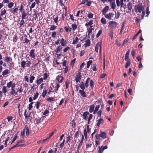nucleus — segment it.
I'll use <instances>...</instances> for the list:
<instances>
[{
	"label": "nucleus",
	"instance_id": "56",
	"mask_svg": "<svg viewBox=\"0 0 153 153\" xmlns=\"http://www.w3.org/2000/svg\"><path fill=\"white\" fill-rule=\"evenodd\" d=\"M47 100L48 101L51 102L52 101H53L54 100V98L49 97L47 99Z\"/></svg>",
	"mask_w": 153,
	"mask_h": 153
},
{
	"label": "nucleus",
	"instance_id": "32",
	"mask_svg": "<svg viewBox=\"0 0 153 153\" xmlns=\"http://www.w3.org/2000/svg\"><path fill=\"white\" fill-rule=\"evenodd\" d=\"M129 53H130V50L129 49H128L126 53V54L125 56V59H129Z\"/></svg>",
	"mask_w": 153,
	"mask_h": 153
},
{
	"label": "nucleus",
	"instance_id": "36",
	"mask_svg": "<svg viewBox=\"0 0 153 153\" xmlns=\"http://www.w3.org/2000/svg\"><path fill=\"white\" fill-rule=\"evenodd\" d=\"M84 134L85 137V139H87L88 138L87 132L86 131V128H85L84 130Z\"/></svg>",
	"mask_w": 153,
	"mask_h": 153
},
{
	"label": "nucleus",
	"instance_id": "38",
	"mask_svg": "<svg viewBox=\"0 0 153 153\" xmlns=\"http://www.w3.org/2000/svg\"><path fill=\"white\" fill-rule=\"evenodd\" d=\"M15 90L14 88H11L10 89V94L12 95H14V93H15Z\"/></svg>",
	"mask_w": 153,
	"mask_h": 153
},
{
	"label": "nucleus",
	"instance_id": "57",
	"mask_svg": "<svg viewBox=\"0 0 153 153\" xmlns=\"http://www.w3.org/2000/svg\"><path fill=\"white\" fill-rule=\"evenodd\" d=\"M37 59V60L38 63L35 64L34 65V66H36L37 65H38L40 63V62L41 61V58H38Z\"/></svg>",
	"mask_w": 153,
	"mask_h": 153
},
{
	"label": "nucleus",
	"instance_id": "7",
	"mask_svg": "<svg viewBox=\"0 0 153 153\" xmlns=\"http://www.w3.org/2000/svg\"><path fill=\"white\" fill-rule=\"evenodd\" d=\"M107 148V145L105 146L104 147L103 146H102L101 147L99 146L98 153H102L104 150L106 149Z\"/></svg>",
	"mask_w": 153,
	"mask_h": 153
},
{
	"label": "nucleus",
	"instance_id": "26",
	"mask_svg": "<svg viewBox=\"0 0 153 153\" xmlns=\"http://www.w3.org/2000/svg\"><path fill=\"white\" fill-rule=\"evenodd\" d=\"M79 41V39L77 36L75 38H73V40L72 43L73 45L75 44L76 42H77Z\"/></svg>",
	"mask_w": 153,
	"mask_h": 153
},
{
	"label": "nucleus",
	"instance_id": "13",
	"mask_svg": "<svg viewBox=\"0 0 153 153\" xmlns=\"http://www.w3.org/2000/svg\"><path fill=\"white\" fill-rule=\"evenodd\" d=\"M27 16V14L26 13V12L25 10H24L22 14L21 17L22 19H26V17Z\"/></svg>",
	"mask_w": 153,
	"mask_h": 153
},
{
	"label": "nucleus",
	"instance_id": "11",
	"mask_svg": "<svg viewBox=\"0 0 153 153\" xmlns=\"http://www.w3.org/2000/svg\"><path fill=\"white\" fill-rule=\"evenodd\" d=\"M109 9V7L108 6H105L104 8H103L102 10V14L105 15H105H106V13L107 12L108 10Z\"/></svg>",
	"mask_w": 153,
	"mask_h": 153
},
{
	"label": "nucleus",
	"instance_id": "22",
	"mask_svg": "<svg viewBox=\"0 0 153 153\" xmlns=\"http://www.w3.org/2000/svg\"><path fill=\"white\" fill-rule=\"evenodd\" d=\"M142 32V30H140L138 31L137 32V33H136V34H135V35H134V37L132 38L133 40H135V39H136V38L137 37L138 35L139 34H140V33H141Z\"/></svg>",
	"mask_w": 153,
	"mask_h": 153
},
{
	"label": "nucleus",
	"instance_id": "55",
	"mask_svg": "<svg viewBox=\"0 0 153 153\" xmlns=\"http://www.w3.org/2000/svg\"><path fill=\"white\" fill-rule=\"evenodd\" d=\"M65 83L66 86V88L67 89L70 83L68 81V80H67L65 81Z\"/></svg>",
	"mask_w": 153,
	"mask_h": 153
},
{
	"label": "nucleus",
	"instance_id": "62",
	"mask_svg": "<svg viewBox=\"0 0 153 153\" xmlns=\"http://www.w3.org/2000/svg\"><path fill=\"white\" fill-rule=\"evenodd\" d=\"M23 4H21V5H20V7L19 8V12H22L23 11Z\"/></svg>",
	"mask_w": 153,
	"mask_h": 153
},
{
	"label": "nucleus",
	"instance_id": "45",
	"mask_svg": "<svg viewBox=\"0 0 153 153\" xmlns=\"http://www.w3.org/2000/svg\"><path fill=\"white\" fill-rule=\"evenodd\" d=\"M62 48V46L61 45H59L56 49V53H58V52H59Z\"/></svg>",
	"mask_w": 153,
	"mask_h": 153
},
{
	"label": "nucleus",
	"instance_id": "51",
	"mask_svg": "<svg viewBox=\"0 0 153 153\" xmlns=\"http://www.w3.org/2000/svg\"><path fill=\"white\" fill-rule=\"evenodd\" d=\"M56 28V26L54 25H52L51 26L50 28V30H55Z\"/></svg>",
	"mask_w": 153,
	"mask_h": 153
},
{
	"label": "nucleus",
	"instance_id": "53",
	"mask_svg": "<svg viewBox=\"0 0 153 153\" xmlns=\"http://www.w3.org/2000/svg\"><path fill=\"white\" fill-rule=\"evenodd\" d=\"M102 30H100L98 31V32L96 34V37H98L100 36L102 33Z\"/></svg>",
	"mask_w": 153,
	"mask_h": 153
},
{
	"label": "nucleus",
	"instance_id": "20",
	"mask_svg": "<svg viewBox=\"0 0 153 153\" xmlns=\"http://www.w3.org/2000/svg\"><path fill=\"white\" fill-rule=\"evenodd\" d=\"M94 107L95 105L94 104L91 105L89 106V112L90 113L93 112L94 111Z\"/></svg>",
	"mask_w": 153,
	"mask_h": 153
},
{
	"label": "nucleus",
	"instance_id": "35",
	"mask_svg": "<svg viewBox=\"0 0 153 153\" xmlns=\"http://www.w3.org/2000/svg\"><path fill=\"white\" fill-rule=\"evenodd\" d=\"M35 77L33 76H31L30 77L29 82L30 83H32L33 82V80L35 79Z\"/></svg>",
	"mask_w": 153,
	"mask_h": 153
},
{
	"label": "nucleus",
	"instance_id": "8",
	"mask_svg": "<svg viewBox=\"0 0 153 153\" xmlns=\"http://www.w3.org/2000/svg\"><path fill=\"white\" fill-rule=\"evenodd\" d=\"M84 89H83L79 90V92L80 95L83 97H85L87 96L86 94L84 91Z\"/></svg>",
	"mask_w": 153,
	"mask_h": 153
},
{
	"label": "nucleus",
	"instance_id": "2",
	"mask_svg": "<svg viewBox=\"0 0 153 153\" xmlns=\"http://www.w3.org/2000/svg\"><path fill=\"white\" fill-rule=\"evenodd\" d=\"M100 134H98L97 133L95 135V138L96 139L100 140V137H101L103 139L106 138L107 133L105 132V131H101L100 132Z\"/></svg>",
	"mask_w": 153,
	"mask_h": 153
},
{
	"label": "nucleus",
	"instance_id": "14",
	"mask_svg": "<svg viewBox=\"0 0 153 153\" xmlns=\"http://www.w3.org/2000/svg\"><path fill=\"white\" fill-rule=\"evenodd\" d=\"M26 61L23 60V58L21 59V67L22 68H25V65H26Z\"/></svg>",
	"mask_w": 153,
	"mask_h": 153
},
{
	"label": "nucleus",
	"instance_id": "39",
	"mask_svg": "<svg viewBox=\"0 0 153 153\" xmlns=\"http://www.w3.org/2000/svg\"><path fill=\"white\" fill-rule=\"evenodd\" d=\"M7 87L8 88L11 87L12 85V82L11 81L7 83Z\"/></svg>",
	"mask_w": 153,
	"mask_h": 153
},
{
	"label": "nucleus",
	"instance_id": "33",
	"mask_svg": "<svg viewBox=\"0 0 153 153\" xmlns=\"http://www.w3.org/2000/svg\"><path fill=\"white\" fill-rule=\"evenodd\" d=\"M25 128L26 130V135L27 136L30 134L29 128L27 125L25 126Z\"/></svg>",
	"mask_w": 153,
	"mask_h": 153
},
{
	"label": "nucleus",
	"instance_id": "24",
	"mask_svg": "<svg viewBox=\"0 0 153 153\" xmlns=\"http://www.w3.org/2000/svg\"><path fill=\"white\" fill-rule=\"evenodd\" d=\"M43 79L42 78H41L40 79H37L36 80V84H39L41 83L42 82H43Z\"/></svg>",
	"mask_w": 153,
	"mask_h": 153
},
{
	"label": "nucleus",
	"instance_id": "15",
	"mask_svg": "<svg viewBox=\"0 0 153 153\" xmlns=\"http://www.w3.org/2000/svg\"><path fill=\"white\" fill-rule=\"evenodd\" d=\"M126 61H127V62L126 63V65H125V68H128V66L130 65L131 64V59H125Z\"/></svg>",
	"mask_w": 153,
	"mask_h": 153
},
{
	"label": "nucleus",
	"instance_id": "17",
	"mask_svg": "<svg viewBox=\"0 0 153 153\" xmlns=\"http://www.w3.org/2000/svg\"><path fill=\"white\" fill-rule=\"evenodd\" d=\"M85 43L84 44L85 47H87L89 46L91 44L90 41L89 39H88L87 40L85 41Z\"/></svg>",
	"mask_w": 153,
	"mask_h": 153
},
{
	"label": "nucleus",
	"instance_id": "23",
	"mask_svg": "<svg viewBox=\"0 0 153 153\" xmlns=\"http://www.w3.org/2000/svg\"><path fill=\"white\" fill-rule=\"evenodd\" d=\"M56 86H55V90H54V91L56 93H57V91L58 90V88L59 87L60 85L59 83H56L55 84Z\"/></svg>",
	"mask_w": 153,
	"mask_h": 153
},
{
	"label": "nucleus",
	"instance_id": "30",
	"mask_svg": "<svg viewBox=\"0 0 153 153\" xmlns=\"http://www.w3.org/2000/svg\"><path fill=\"white\" fill-rule=\"evenodd\" d=\"M2 93H3L4 94H6L7 92V87L5 86H4L2 89Z\"/></svg>",
	"mask_w": 153,
	"mask_h": 153
},
{
	"label": "nucleus",
	"instance_id": "59",
	"mask_svg": "<svg viewBox=\"0 0 153 153\" xmlns=\"http://www.w3.org/2000/svg\"><path fill=\"white\" fill-rule=\"evenodd\" d=\"M68 70V66H65L64 70V73L65 74L67 73Z\"/></svg>",
	"mask_w": 153,
	"mask_h": 153
},
{
	"label": "nucleus",
	"instance_id": "46",
	"mask_svg": "<svg viewBox=\"0 0 153 153\" xmlns=\"http://www.w3.org/2000/svg\"><path fill=\"white\" fill-rule=\"evenodd\" d=\"M25 42H24V43H26L27 44H28V45H30V40H28V39L26 38H25Z\"/></svg>",
	"mask_w": 153,
	"mask_h": 153
},
{
	"label": "nucleus",
	"instance_id": "5",
	"mask_svg": "<svg viewBox=\"0 0 153 153\" xmlns=\"http://www.w3.org/2000/svg\"><path fill=\"white\" fill-rule=\"evenodd\" d=\"M126 0L128 1H129L130 0H120V1L119 0H116V3L117 6L119 7L120 5L121 7H123L124 4V1L126 2Z\"/></svg>",
	"mask_w": 153,
	"mask_h": 153
},
{
	"label": "nucleus",
	"instance_id": "47",
	"mask_svg": "<svg viewBox=\"0 0 153 153\" xmlns=\"http://www.w3.org/2000/svg\"><path fill=\"white\" fill-rule=\"evenodd\" d=\"M93 14L90 12H89L88 14V17L89 18H91L93 17Z\"/></svg>",
	"mask_w": 153,
	"mask_h": 153
},
{
	"label": "nucleus",
	"instance_id": "64",
	"mask_svg": "<svg viewBox=\"0 0 153 153\" xmlns=\"http://www.w3.org/2000/svg\"><path fill=\"white\" fill-rule=\"evenodd\" d=\"M21 136L22 138H24L25 137V129H24L23 131H21Z\"/></svg>",
	"mask_w": 153,
	"mask_h": 153
},
{
	"label": "nucleus",
	"instance_id": "6",
	"mask_svg": "<svg viewBox=\"0 0 153 153\" xmlns=\"http://www.w3.org/2000/svg\"><path fill=\"white\" fill-rule=\"evenodd\" d=\"M82 77L80 72H79L75 77V80L76 83L80 82Z\"/></svg>",
	"mask_w": 153,
	"mask_h": 153
},
{
	"label": "nucleus",
	"instance_id": "58",
	"mask_svg": "<svg viewBox=\"0 0 153 153\" xmlns=\"http://www.w3.org/2000/svg\"><path fill=\"white\" fill-rule=\"evenodd\" d=\"M135 53H136L135 52L134 49H133L132 50V51L131 52V55H132V56L133 58L135 57Z\"/></svg>",
	"mask_w": 153,
	"mask_h": 153
},
{
	"label": "nucleus",
	"instance_id": "10",
	"mask_svg": "<svg viewBox=\"0 0 153 153\" xmlns=\"http://www.w3.org/2000/svg\"><path fill=\"white\" fill-rule=\"evenodd\" d=\"M35 51L34 49H31L30 51L29 56L32 58H35Z\"/></svg>",
	"mask_w": 153,
	"mask_h": 153
},
{
	"label": "nucleus",
	"instance_id": "60",
	"mask_svg": "<svg viewBox=\"0 0 153 153\" xmlns=\"http://www.w3.org/2000/svg\"><path fill=\"white\" fill-rule=\"evenodd\" d=\"M31 64V62L29 61H27V63L26 62V66L27 67H29L30 65Z\"/></svg>",
	"mask_w": 153,
	"mask_h": 153
},
{
	"label": "nucleus",
	"instance_id": "43",
	"mask_svg": "<svg viewBox=\"0 0 153 153\" xmlns=\"http://www.w3.org/2000/svg\"><path fill=\"white\" fill-rule=\"evenodd\" d=\"M5 62L7 63H9V62L10 61V57L8 56H6L5 58V59L4 60Z\"/></svg>",
	"mask_w": 153,
	"mask_h": 153
},
{
	"label": "nucleus",
	"instance_id": "18",
	"mask_svg": "<svg viewBox=\"0 0 153 153\" xmlns=\"http://www.w3.org/2000/svg\"><path fill=\"white\" fill-rule=\"evenodd\" d=\"M10 73V71L8 69H5L2 73V75L3 76H4L6 74H9Z\"/></svg>",
	"mask_w": 153,
	"mask_h": 153
},
{
	"label": "nucleus",
	"instance_id": "31",
	"mask_svg": "<svg viewBox=\"0 0 153 153\" xmlns=\"http://www.w3.org/2000/svg\"><path fill=\"white\" fill-rule=\"evenodd\" d=\"M96 45H97V46L98 47L99 46L100 47V54H101V49H102V40L101 41V42L99 43L98 42L97 44H96Z\"/></svg>",
	"mask_w": 153,
	"mask_h": 153
},
{
	"label": "nucleus",
	"instance_id": "29",
	"mask_svg": "<svg viewBox=\"0 0 153 153\" xmlns=\"http://www.w3.org/2000/svg\"><path fill=\"white\" fill-rule=\"evenodd\" d=\"M110 2L111 3V8L113 9H114L115 8L116 6L115 1H114V2H113L112 1L111 2Z\"/></svg>",
	"mask_w": 153,
	"mask_h": 153
},
{
	"label": "nucleus",
	"instance_id": "48",
	"mask_svg": "<svg viewBox=\"0 0 153 153\" xmlns=\"http://www.w3.org/2000/svg\"><path fill=\"white\" fill-rule=\"evenodd\" d=\"M83 141L82 140H81L79 142V143L78 145V147L77 148V149L79 151V150L80 148L81 147V146L82 145V143H83Z\"/></svg>",
	"mask_w": 153,
	"mask_h": 153
},
{
	"label": "nucleus",
	"instance_id": "25",
	"mask_svg": "<svg viewBox=\"0 0 153 153\" xmlns=\"http://www.w3.org/2000/svg\"><path fill=\"white\" fill-rule=\"evenodd\" d=\"M60 43L62 46H64L66 45V41L64 39L62 38L61 40Z\"/></svg>",
	"mask_w": 153,
	"mask_h": 153
},
{
	"label": "nucleus",
	"instance_id": "41",
	"mask_svg": "<svg viewBox=\"0 0 153 153\" xmlns=\"http://www.w3.org/2000/svg\"><path fill=\"white\" fill-rule=\"evenodd\" d=\"M39 96V93L37 92L35 94H34V96L33 98V100H36L37 98Z\"/></svg>",
	"mask_w": 153,
	"mask_h": 153
},
{
	"label": "nucleus",
	"instance_id": "28",
	"mask_svg": "<svg viewBox=\"0 0 153 153\" xmlns=\"http://www.w3.org/2000/svg\"><path fill=\"white\" fill-rule=\"evenodd\" d=\"M90 81V85L91 87V88H93L94 86V82L93 80L91 79L89 80Z\"/></svg>",
	"mask_w": 153,
	"mask_h": 153
},
{
	"label": "nucleus",
	"instance_id": "1",
	"mask_svg": "<svg viewBox=\"0 0 153 153\" xmlns=\"http://www.w3.org/2000/svg\"><path fill=\"white\" fill-rule=\"evenodd\" d=\"M93 117L92 114H90L89 112L85 111L83 113L82 115V118L85 120L88 121V123L89 124L90 121Z\"/></svg>",
	"mask_w": 153,
	"mask_h": 153
},
{
	"label": "nucleus",
	"instance_id": "52",
	"mask_svg": "<svg viewBox=\"0 0 153 153\" xmlns=\"http://www.w3.org/2000/svg\"><path fill=\"white\" fill-rule=\"evenodd\" d=\"M6 10L5 9H4L2 10L1 13V16H2L4 15L6 13Z\"/></svg>",
	"mask_w": 153,
	"mask_h": 153
},
{
	"label": "nucleus",
	"instance_id": "61",
	"mask_svg": "<svg viewBox=\"0 0 153 153\" xmlns=\"http://www.w3.org/2000/svg\"><path fill=\"white\" fill-rule=\"evenodd\" d=\"M102 111L101 110H100L98 111V112H97V114L98 115V117H101V116L102 114Z\"/></svg>",
	"mask_w": 153,
	"mask_h": 153
},
{
	"label": "nucleus",
	"instance_id": "21",
	"mask_svg": "<svg viewBox=\"0 0 153 153\" xmlns=\"http://www.w3.org/2000/svg\"><path fill=\"white\" fill-rule=\"evenodd\" d=\"M132 3L130 2H129L127 4V8L130 11H131L132 8Z\"/></svg>",
	"mask_w": 153,
	"mask_h": 153
},
{
	"label": "nucleus",
	"instance_id": "12",
	"mask_svg": "<svg viewBox=\"0 0 153 153\" xmlns=\"http://www.w3.org/2000/svg\"><path fill=\"white\" fill-rule=\"evenodd\" d=\"M63 77L60 75H58L56 77V79L59 83H62L63 82Z\"/></svg>",
	"mask_w": 153,
	"mask_h": 153
},
{
	"label": "nucleus",
	"instance_id": "63",
	"mask_svg": "<svg viewBox=\"0 0 153 153\" xmlns=\"http://www.w3.org/2000/svg\"><path fill=\"white\" fill-rule=\"evenodd\" d=\"M48 74L45 73L44 74V77L43 78V79L46 80L48 78Z\"/></svg>",
	"mask_w": 153,
	"mask_h": 153
},
{
	"label": "nucleus",
	"instance_id": "42",
	"mask_svg": "<svg viewBox=\"0 0 153 153\" xmlns=\"http://www.w3.org/2000/svg\"><path fill=\"white\" fill-rule=\"evenodd\" d=\"M72 30L74 31L77 28V25H76V24H72Z\"/></svg>",
	"mask_w": 153,
	"mask_h": 153
},
{
	"label": "nucleus",
	"instance_id": "4",
	"mask_svg": "<svg viewBox=\"0 0 153 153\" xmlns=\"http://www.w3.org/2000/svg\"><path fill=\"white\" fill-rule=\"evenodd\" d=\"M109 23L108 26L112 29L116 28L117 26V23L114 21H110Z\"/></svg>",
	"mask_w": 153,
	"mask_h": 153
},
{
	"label": "nucleus",
	"instance_id": "27",
	"mask_svg": "<svg viewBox=\"0 0 153 153\" xmlns=\"http://www.w3.org/2000/svg\"><path fill=\"white\" fill-rule=\"evenodd\" d=\"M79 86L81 89H85V86H84V84L83 82L82 81L80 82V84L79 85Z\"/></svg>",
	"mask_w": 153,
	"mask_h": 153
},
{
	"label": "nucleus",
	"instance_id": "49",
	"mask_svg": "<svg viewBox=\"0 0 153 153\" xmlns=\"http://www.w3.org/2000/svg\"><path fill=\"white\" fill-rule=\"evenodd\" d=\"M40 105V102L38 101L36 103V104H35V106L36 107V109H39V106Z\"/></svg>",
	"mask_w": 153,
	"mask_h": 153
},
{
	"label": "nucleus",
	"instance_id": "34",
	"mask_svg": "<svg viewBox=\"0 0 153 153\" xmlns=\"http://www.w3.org/2000/svg\"><path fill=\"white\" fill-rule=\"evenodd\" d=\"M47 93V90L45 89V88L44 89L42 93V96L43 97H45Z\"/></svg>",
	"mask_w": 153,
	"mask_h": 153
},
{
	"label": "nucleus",
	"instance_id": "16",
	"mask_svg": "<svg viewBox=\"0 0 153 153\" xmlns=\"http://www.w3.org/2000/svg\"><path fill=\"white\" fill-rule=\"evenodd\" d=\"M90 80V78L88 77L86 80L85 83H84L85 88H88L89 86V82Z\"/></svg>",
	"mask_w": 153,
	"mask_h": 153
},
{
	"label": "nucleus",
	"instance_id": "19",
	"mask_svg": "<svg viewBox=\"0 0 153 153\" xmlns=\"http://www.w3.org/2000/svg\"><path fill=\"white\" fill-rule=\"evenodd\" d=\"M104 122V120L103 119L100 118L98 120V122L96 124V125L98 127H99L100 126L101 124L102 123Z\"/></svg>",
	"mask_w": 153,
	"mask_h": 153
},
{
	"label": "nucleus",
	"instance_id": "54",
	"mask_svg": "<svg viewBox=\"0 0 153 153\" xmlns=\"http://www.w3.org/2000/svg\"><path fill=\"white\" fill-rule=\"evenodd\" d=\"M33 102H31L29 104L28 108L29 110H31L33 108L32 105L33 104Z\"/></svg>",
	"mask_w": 153,
	"mask_h": 153
},
{
	"label": "nucleus",
	"instance_id": "37",
	"mask_svg": "<svg viewBox=\"0 0 153 153\" xmlns=\"http://www.w3.org/2000/svg\"><path fill=\"white\" fill-rule=\"evenodd\" d=\"M101 22L103 24H105L107 23L106 21L105 18H102L101 19Z\"/></svg>",
	"mask_w": 153,
	"mask_h": 153
},
{
	"label": "nucleus",
	"instance_id": "9",
	"mask_svg": "<svg viewBox=\"0 0 153 153\" xmlns=\"http://www.w3.org/2000/svg\"><path fill=\"white\" fill-rule=\"evenodd\" d=\"M114 16V14L110 12L108 14H107L106 15H105V16L106 18L108 19L109 20H111L112 17H113Z\"/></svg>",
	"mask_w": 153,
	"mask_h": 153
},
{
	"label": "nucleus",
	"instance_id": "40",
	"mask_svg": "<svg viewBox=\"0 0 153 153\" xmlns=\"http://www.w3.org/2000/svg\"><path fill=\"white\" fill-rule=\"evenodd\" d=\"M35 120L36 121V123L37 124H39V123H41L42 121V119H41V118H38L36 120L35 119Z\"/></svg>",
	"mask_w": 153,
	"mask_h": 153
},
{
	"label": "nucleus",
	"instance_id": "3",
	"mask_svg": "<svg viewBox=\"0 0 153 153\" xmlns=\"http://www.w3.org/2000/svg\"><path fill=\"white\" fill-rule=\"evenodd\" d=\"M143 8L142 6V3H139L137 5L135 6V11L136 12H138L141 13L143 10Z\"/></svg>",
	"mask_w": 153,
	"mask_h": 153
},
{
	"label": "nucleus",
	"instance_id": "44",
	"mask_svg": "<svg viewBox=\"0 0 153 153\" xmlns=\"http://www.w3.org/2000/svg\"><path fill=\"white\" fill-rule=\"evenodd\" d=\"M36 4V3L35 2H34L33 3H32L31 5V6H30L29 7L30 9V10H31V9L32 8L34 7L35 5Z\"/></svg>",
	"mask_w": 153,
	"mask_h": 153
},
{
	"label": "nucleus",
	"instance_id": "50",
	"mask_svg": "<svg viewBox=\"0 0 153 153\" xmlns=\"http://www.w3.org/2000/svg\"><path fill=\"white\" fill-rule=\"evenodd\" d=\"M92 63V61L91 60H89L87 62V67L88 68H89V66L90 65H91Z\"/></svg>",
	"mask_w": 153,
	"mask_h": 153
}]
</instances>
